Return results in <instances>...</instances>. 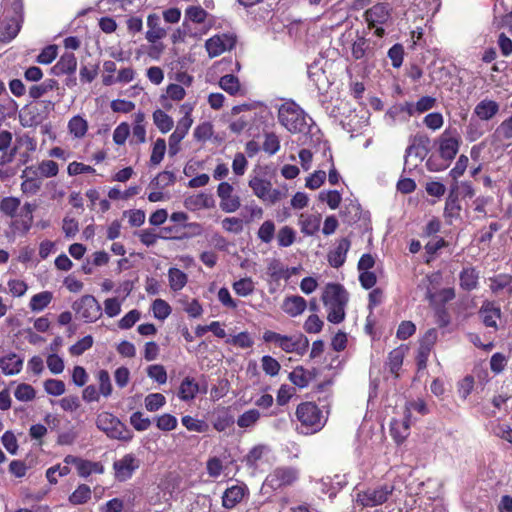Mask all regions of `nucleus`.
Here are the masks:
<instances>
[{"label":"nucleus","instance_id":"obj_8","mask_svg":"<svg viewBox=\"0 0 512 512\" xmlns=\"http://www.w3.org/2000/svg\"><path fill=\"white\" fill-rule=\"evenodd\" d=\"M298 478V471L292 467H278L267 477V483L278 489L293 484Z\"/></svg>","mask_w":512,"mask_h":512},{"label":"nucleus","instance_id":"obj_48","mask_svg":"<svg viewBox=\"0 0 512 512\" xmlns=\"http://www.w3.org/2000/svg\"><path fill=\"white\" fill-rule=\"evenodd\" d=\"M260 418V413L257 409H250L239 416L237 425L241 428H248L253 426Z\"/></svg>","mask_w":512,"mask_h":512},{"label":"nucleus","instance_id":"obj_23","mask_svg":"<svg viewBox=\"0 0 512 512\" xmlns=\"http://www.w3.org/2000/svg\"><path fill=\"white\" fill-rule=\"evenodd\" d=\"M244 489L240 486H232L225 490L222 497V505L227 509L234 508L243 498Z\"/></svg>","mask_w":512,"mask_h":512},{"label":"nucleus","instance_id":"obj_53","mask_svg":"<svg viewBox=\"0 0 512 512\" xmlns=\"http://www.w3.org/2000/svg\"><path fill=\"white\" fill-rule=\"evenodd\" d=\"M182 424L189 430L195 432H206L208 430V424L202 420L194 419L191 416H184L182 418Z\"/></svg>","mask_w":512,"mask_h":512},{"label":"nucleus","instance_id":"obj_5","mask_svg":"<svg viewBox=\"0 0 512 512\" xmlns=\"http://www.w3.org/2000/svg\"><path fill=\"white\" fill-rule=\"evenodd\" d=\"M297 419L306 427L318 430L322 425V412L316 404L304 402L298 405L296 410Z\"/></svg>","mask_w":512,"mask_h":512},{"label":"nucleus","instance_id":"obj_2","mask_svg":"<svg viewBox=\"0 0 512 512\" xmlns=\"http://www.w3.org/2000/svg\"><path fill=\"white\" fill-rule=\"evenodd\" d=\"M96 426L111 439L128 442L133 438L131 430L117 417L108 412H103L97 416Z\"/></svg>","mask_w":512,"mask_h":512},{"label":"nucleus","instance_id":"obj_9","mask_svg":"<svg viewBox=\"0 0 512 512\" xmlns=\"http://www.w3.org/2000/svg\"><path fill=\"white\" fill-rule=\"evenodd\" d=\"M140 466V461L133 454H126L113 463L115 477L118 481H126Z\"/></svg>","mask_w":512,"mask_h":512},{"label":"nucleus","instance_id":"obj_63","mask_svg":"<svg viewBox=\"0 0 512 512\" xmlns=\"http://www.w3.org/2000/svg\"><path fill=\"white\" fill-rule=\"evenodd\" d=\"M404 48L401 44L393 45L388 51V57L391 59L392 66L398 68L402 65Z\"/></svg>","mask_w":512,"mask_h":512},{"label":"nucleus","instance_id":"obj_18","mask_svg":"<svg viewBox=\"0 0 512 512\" xmlns=\"http://www.w3.org/2000/svg\"><path fill=\"white\" fill-rule=\"evenodd\" d=\"M459 185L455 182L450 189L449 195L446 199L444 213L447 217H458L461 211V206L459 203V193H458Z\"/></svg>","mask_w":512,"mask_h":512},{"label":"nucleus","instance_id":"obj_62","mask_svg":"<svg viewBox=\"0 0 512 512\" xmlns=\"http://www.w3.org/2000/svg\"><path fill=\"white\" fill-rule=\"evenodd\" d=\"M130 423L137 431H145L150 425L151 421L149 418H144L143 414L139 411L134 412L130 416Z\"/></svg>","mask_w":512,"mask_h":512},{"label":"nucleus","instance_id":"obj_27","mask_svg":"<svg viewBox=\"0 0 512 512\" xmlns=\"http://www.w3.org/2000/svg\"><path fill=\"white\" fill-rule=\"evenodd\" d=\"M214 204L212 196L200 193L195 196H190L185 200V206L191 210H198L202 208H210Z\"/></svg>","mask_w":512,"mask_h":512},{"label":"nucleus","instance_id":"obj_55","mask_svg":"<svg viewBox=\"0 0 512 512\" xmlns=\"http://www.w3.org/2000/svg\"><path fill=\"white\" fill-rule=\"evenodd\" d=\"M93 345V337L87 335L83 337L81 340L72 345L69 349L70 353L73 356L82 355L86 350L90 349Z\"/></svg>","mask_w":512,"mask_h":512},{"label":"nucleus","instance_id":"obj_13","mask_svg":"<svg viewBox=\"0 0 512 512\" xmlns=\"http://www.w3.org/2000/svg\"><path fill=\"white\" fill-rule=\"evenodd\" d=\"M390 17V7L387 3H377L365 12V19L369 26L376 27L384 24Z\"/></svg>","mask_w":512,"mask_h":512},{"label":"nucleus","instance_id":"obj_43","mask_svg":"<svg viewBox=\"0 0 512 512\" xmlns=\"http://www.w3.org/2000/svg\"><path fill=\"white\" fill-rule=\"evenodd\" d=\"M68 128L71 134L76 138L83 137L87 132V122L80 116H74L68 124Z\"/></svg>","mask_w":512,"mask_h":512},{"label":"nucleus","instance_id":"obj_37","mask_svg":"<svg viewBox=\"0 0 512 512\" xmlns=\"http://www.w3.org/2000/svg\"><path fill=\"white\" fill-rule=\"evenodd\" d=\"M219 85L230 95H236L240 91L239 79L232 74L222 76L220 78Z\"/></svg>","mask_w":512,"mask_h":512},{"label":"nucleus","instance_id":"obj_3","mask_svg":"<svg viewBox=\"0 0 512 512\" xmlns=\"http://www.w3.org/2000/svg\"><path fill=\"white\" fill-rule=\"evenodd\" d=\"M72 309L86 323L95 322L102 315L101 305L94 296L88 294L74 301Z\"/></svg>","mask_w":512,"mask_h":512},{"label":"nucleus","instance_id":"obj_20","mask_svg":"<svg viewBox=\"0 0 512 512\" xmlns=\"http://www.w3.org/2000/svg\"><path fill=\"white\" fill-rule=\"evenodd\" d=\"M373 55V50L370 43L363 37H359L352 44V57L355 60H368Z\"/></svg>","mask_w":512,"mask_h":512},{"label":"nucleus","instance_id":"obj_54","mask_svg":"<svg viewBox=\"0 0 512 512\" xmlns=\"http://www.w3.org/2000/svg\"><path fill=\"white\" fill-rule=\"evenodd\" d=\"M152 310H153L154 317H156L157 319H160V320H164L171 313V308H170L169 304L162 299H156L153 302Z\"/></svg>","mask_w":512,"mask_h":512},{"label":"nucleus","instance_id":"obj_60","mask_svg":"<svg viewBox=\"0 0 512 512\" xmlns=\"http://www.w3.org/2000/svg\"><path fill=\"white\" fill-rule=\"evenodd\" d=\"M261 361H262L263 371L267 375L275 376L279 373L281 366L276 359H274L271 356L266 355V356L262 357Z\"/></svg>","mask_w":512,"mask_h":512},{"label":"nucleus","instance_id":"obj_21","mask_svg":"<svg viewBox=\"0 0 512 512\" xmlns=\"http://www.w3.org/2000/svg\"><path fill=\"white\" fill-rule=\"evenodd\" d=\"M159 24V16L155 14L148 16L147 25L149 30L146 33V39L151 43H155L157 40L163 38L166 35V31L161 28Z\"/></svg>","mask_w":512,"mask_h":512},{"label":"nucleus","instance_id":"obj_28","mask_svg":"<svg viewBox=\"0 0 512 512\" xmlns=\"http://www.w3.org/2000/svg\"><path fill=\"white\" fill-rule=\"evenodd\" d=\"M199 392V385L194 378L186 377L179 388V397L184 401L194 399Z\"/></svg>","mask_w":512,"mask_h":512},{"label":"nucleus","instance_id":"obj_11","mask_svg":"<svg viewBox=\"0 0 512 512\" xmlns=\"http://www.w3.org/2000/svg\"><path fill=\"white\" fill-rule=\"evenodd\" d=\"M478 315L486 327L497 329V319L501 318V309L495 302L490 300L483 301Z\"/></svg>","mask_w":512,"mask_h":512},{"label":"nucleus","instance_id":"obj_61","mask_svg":"<svg viewBox=\"0 0 512 512\" xmlns=\"http://www.w3.org/2000/svg\"><path fill=\"white\" fill-rule=\"evenodd\" d=\"M38 170L43 177H54L58 174V164L53 160H44L39 166Z\"/></svg>","mask_w":512,"mask_h":512},{"label":"nucleus","instance_id":"obj_31","mask_svg":"<svg viewBox=\"0 0 512 512\" xmlns=\"http://www.w3.org/2000/svg\"><path fill=\"white\" fill-rule=\"evenodd\" d=\"M267 274L273 281H279L282 278L288 279L290 277L288 268H286L278 259L270 260L267 267Z\"/></svg>","mask_w":512,"mask_h":512},{"label":"nucleus","instance_id":"obj_14","mask_svg":"<svg viewBox=\"0 0 512 512\" xmlns=\"http://www.w3.org/2000/svg\"><path fill=\"white\" fill-rule=\"evenodd\" d=\"M278 346L287 353L303 354L309 346V341L304 335L297 337L283 335Z\"/></svg>","mask_w":512,"mask_h":512},{"label":"nucleus","instance_id":"obj_30","mask_svg":"<svg viewBox=\"0 0 512 512\" xmlns=\"http://www.w3.org/2000/svg\"><path fill=\"white\" fill-rule=\"evenodd\" d=\"M54 89H58V82L52 78L46 79L41 84L32 85L29 88V96L32 99H39L40 97Z\"/></svg>","mask_w":512,"mask_h":512},{"label":"nucleus","instance_id":"obj_59","mask_svg":"<svg viewBox=\"0 0 512 512\" xmlns=\"http://www.w3.org/2000/svg\"><path fill=\"white\" fill-rule=\"evenodd\" d=\"M262 148L269 155L275 154L280 148L279 138L274 133H266Z\"/></svg>","mask_w":512,"mask_h":512},{"label":"nucleus","instance_id":"obj_52","mask_svg":"<svg viewBox=\"0 0 512 512\" xmlns=\"http://www.w3.org/2000/svg\"><path fill=\"white\" fill-rule=\"evenodd\" d=\"M277 240L279 246L288 247L295 241V231L289 226H284L278 231Z\"/></svg>","mask_w":512,"mask_h":512},{"label":"nucleus","instance_id":"obj_6","mask_svg":"<svg viewBox=\"0 0 512 512\" xmlns=\"http://www.w3.org/2000/svg\"><path fill=\"white\" fill-rule=\"evenodd\" d=\"M430 151V138L423 133H417L410 137V144L405 152V165L409 164V158L415 157L417 162H422Z\"/></svg>","mask_w":512,"mask_h":512},{"label":"nucleus","instance_id":"obj_25","mask_svg":"<svg viewBox=\"0 0 512 512\" xmlns=\"http://www.w3.org/2000/svg\"><path fill=\"white\" fill-rule=\"evenodd\" d=\"M234 424V417L227 408L219 409L213 416V427L222 432Z\"/></svg>","mask_w":512,"mask_h":512},{"label":"nucleus","instance_id":"obj_1","mask_svg":"<svg viewBox=\"0 0 512 512\" xmlns=\"http://www.w3.org/2000/svg\"><path fill=\"white\" fill-rule=\"evenodd\" d=\"M278 119L292 133L302 132L307 127L304 111L293 101L285 102L280 106Z\"/></svg>","mask_w":512,"mask_h":512},{"label":"nucleus","instance_id":"obj_17","mask_svg":"<svg viewBox=\"0 0 512 512\" xmlns=\"http://www.w3.org/2000/svg\"><path fill=\"white\" fill-rule=\"evenodd\" d=\"M306 307V300L298 295L286 297L282 304V310L292 317L302 314Z\"/></svg>","mask_w":512,"mask_h":512},{"label":"nucleus","instance_id":"obj_40","mask_svg":"<svg viewBox=\"0 0 512 512\" xmlns=\"http://www.w3.org/2000/svg\"><path fill=\"white\" fill-rule=\"evenodd\" d=\"M53 296L49 291L35 294L30 300V308L32 311H41L49 305Z\"/></svg>","mask_w":512,"mask_h":512},{"label":"nucleus","instance_id":"obj_46","mask_svg":"<svg viewBox=\"0 0 512 512\" xmlns=\"http://www.w3.org/2000/svg\"><path fill=\"white\" fill-rule=\"evenodd\" d=\"M99 381V393L104 397H109L112 393L113 387L108 371L100 370L97 374Z\"/></svg>","mask_w":512,"mask_h":512},{"label":"nucleus","instance_id":"obj_56","mask_svg":"<svg viewBox=\"0 0 512 512\" xmlns=\"http://www.w3.org/2000/svg\"><path fill=\"white\" fill-rule=\"evenodd\" d=\"M165 150V140L161 138L157 139L156 142L154 143L152 154L150 157V162L152 165H158L162 161L165 154Z\"/></svg>","mask_w":512,"mask_h":512},{"label":"nucleus","instance_id":"obj_4","mask_svg":"<svg viewBox=\"0 0 512 512\" xmlns=\"http://www.w3.org/2000/svg\"><path fill=\"white\" fill-rule=\"evenodd\" d=\"M185 115L179 120L176 129L169 137V153L175 155L179 151V144L190 129L193 119L190 116L192 107L188 104L182 105Z\"/></svg>","mask_w":512,"mask_h":512},{"label":"nucleus","instance_id":"obj_24","mask_svg":"<svg viewBox=\"0 0 512 512\" xmlns=\"http://www.w3.org/2000/svg\"><path fill=\"white\" fill-rule=\"evenodd\" d=\"M2 25L3 27L0 30V42L12 40L20 30V22L16 17L3 21Z\"/></svg>","mask_w":512,"mask_h":512},{"label":"nucleus","instance_id":"obj_19","mask_svg":"<svg viewBox=\"0 0 512 512\" xmlns=\"http://www.w3.org/2000/svg\"><path fill=\"white\" fill-rule=\"evenodd\" d=\"M23 366V360L15 353L0 358V369L6 375L18 374Z\"/></svg>","mask_w":512,"mask_h":512},{"label":"nucleus","instance_id":"obj_58","mask_svg":"<svg viewBox=\"0 0 512 512\" xmlns=\"http://www.w3.org/2000/svg\"><path fill=\"white\" fill-rule=\"evenodd\" d=\"M156 426L162 431H171L177 426V419L171 414H163L156 418Z\"/></svg>","mask_w":512,"mask_h":512},{"label":"nucleus","instance_id":"obj_32","mask_svg":"<svg viewBox=\"0 0 512 512\" xmlns=\"http://www.w3.org/2000/svg\"><path fill=\"white\" fill-rule=\"evenodd\" d=\"M499 110V106L494 101H481L475 107V114L482 120L491 119Z\"/></svg>","mask_w":512,"mask_h":512},{"label":"nucleus","instance_id":"obj_39","mask_svg":"<svg viewBox=\"0 0 512 512\" xmlns=\"http://www.w3.org/2000/svg\"><path fill=\"white\" fill-rule=\"evenodd\" d=\"M187 282V275L178 268L169 269V283L174 291L182 289Z\"/></svg>","mask_w":512,"mask_h":512},{"label":"nucleus","instance_id":"obj_51","mask_svg":"<svg viewBox=\"0 0 512 512\" xmlns=\"http://www.w3.org/2000/svg\"><path fill=\"white\" fill-rule=\"evenodd\" d=\"M512 283V275L500 274L490 278V289L493 293H498L500 290L508 287Z\"/></svg>","mask_w":512,"mask_h":512},{"label":"nucleus","instance_id":"obj_42","mask_svg":"<svg viewBox=\"0 0 512 512\" xmlns=\"http://www.w3.org/2000/svg\"><path fill=\"white\" fill-rule=\"evenodd\" d=\"M91 497L90 487L86 484H81L77 489L70 495L69 501L74 505L84 504Z\"/></svg>","mask_w":512,"mask_h":512},{"label":"nucleus","instance_id":"obj_33","mask_svg":"<svg viewBox=\"0 0 512 512\" xmlns=\"http://www.w3.org/2000/svg\"><path fill=\"white\" fill-rule=\"evenodd\" d=\"M478 274L473 268H465L460 273V286L467 291H471L477 287Z\"/></svg>","mask_w":512,"mask_h":512},{"label":"nucleus","instance_id":"obj_64","mask_svg":"<svg viewBox=\"0 0 512 512\" xmlns=\"http://www.w3.org/2000/svg\"><path fill=\"white\" fill-rule=\"evenodd\" d=\"M275 225L272 221H265L258 230V237L265 243H269L274 236Z\"/></svg>","mask_w":512,"mask_h":512},{"label":"nucleus","instance_id":"obj_16","mask_svg":"<svg viewBox=\"0 0 512 512\" xmlns=\"http://www.w3.org/2000/svg\"><path fill=\"white\" fill-rule=\"evenodd\" d=\"M350 244L348 238H342L336 248L328 253V262L332 267L339 268L344 264Z\"/></svg>","mask_w":512,"mask_h":512},{"label":"nucleus","instance_id":"obj_15","mask_svg":"<svg viewBox=\"0 0 512 512\" xmlns=\"http://www.w3.org/2000/svg\"><path fill=\"white\" fill-rule=\"evenodd\" d=\"M77 68V59L72 52H65L57 63L51 68V73L60 76L73 74Z\"/></svg>","mask_w":512,"mask_h":512},{"label":"nucleus","instance_id":"obj_29","mask_svg":"<svg viewBox=\"0 0 512 512\" xmlns=\"http://www.w3.org/2000/svg\"><path fill=\"white\" fill-rule=\"evenodd\" d=\"M271 186L272 183L269 180L259 177H253L249 181V187L253 190L254 194L263 201H266Z\"/></svg>","mask_w":512,"mask_h":512},{"label":"nucleus","instance_id":"obj_45","mask_svg":"<svg viewBox=\"0 0 512 512\" xmlns=\"http://www.w3.org/2000/svg\"><path fill=\"white\" fill-rule=\"evenodd\" d=\"M205 47L210 58L217 57L225 52V44H223L218 35L208 39L205 43Z\"/></svg>","mask_w":512,"mask_h":512},{"label":"nucleus","instance_id":"obj_35","mask_svg":"<svg viewBox=\"0 0 512 512\" xmlns=\"http://www.w3.org/2000/svg\"><path fill=\"white\" fill-rule=\"evenodd\" d=\"M153 121L162 133H167L173 127V119L161 109H157L153 113Z\"/></svg>","mask_w":512,"mask_h":512},{"label":"nucleus","instance_id":"obj_57","mask_svg":"<svg viewBox=\"0 0 512 512\" xmlns=\"http://www.w3.org/2000/svg\"><path fill=\"white\" fill-rule=\"evenodd\" d=\"M45 391L53 396H60L65 392V384L62 380L47 379L44 382Z\"/></svg>","mask_w":512,"mask_h":512},{"label":"nucleus","instance_id":"obj_38","mask_svg":"<svg viewBox=\"0 0 512 512\" xmlns=\"http://www.w3.org/2000/svg\"><path fill=\"white\" fill-rule=\"evenodd\" d=\"M20 200L16 197H5L0 201V211L8 217H15L20 207Z\"/></svg>","mask_w":512,"mask_h":512},{"label":"nucleus","instance_id":"obj_34","mask_svg":"<svg viewBox=\"0 0 512 512\" xmlns=\"http://www.w3.org/2000/svg\"><path fill=\"white\" fill-rule=\"evenodd\" d=\"M409 428H410V420L408 417H405V419L402 422H393L391 425V434L393 438L398 443H402L409 434Z\"/></svg>","mask_w":512,"mask_h":512},{"label":"nucleus","instance_id":"obj_7","mask_svg":"<svg viewBox=\"0 0 512 512\" xmlns=\"http://www.w3.org/2000/svg\"><path fill=\"white\" fill-rule=\"evenodd\" d=\"M392 491L393 487L388 485L376 489H368L362 493H358L357 502L366 507L381 505L387 501Z\"/></svg>","mask_w":512,"mask_h":512},{"label":"nucleus","instance_id":"obj_50","mask_svg":"<svg viewBox=\"0 0 512 512\" xmlns=\"http://www.w3.org/2000/svg\"><path fill=\"white\" fill-rule=\"evenodd\" d=\"M233 289L239 296H248L254 291V283L251 278L240 279L233 284Z\"/></svg>","mask_w":512,"mask_h":512},{"label":"nucleus","instance_id":"obj_41","mask_svg":"<svg viewBox=\"0 0 512 512\" xmlns=\"http://www.w3.org/2000/svg\"><path fill=\"white\" fill-rule=\"evenodd\" d=\"M310 372H306V370L303 367H296L290 374L289 379L290 381L300 387L304 388L308 385L310 381Z\"/></svg>","mask_w":512,"mask_h":512},{"label":"nucleus","instance_id":"obj_12","mask_svg":"<svg viewBox=\"0 0 512 512\" xmlns=\"http://www.w3.org/2000/svg\"><path fill=\"white\" fill-rule=\"evenodd\" d=\"M432 283L431 277L427 276L422 280L421 285L427 288L426 298L429 300L430 304L433 306H441L444 307V304L451 301L455 297V292L452 288L442 289L438 293H433L429 285Z\"/></svg>","mask_w":512,"mask_h":512},{"label":"nucleus","instance_id":"obj_49","mask_svg":"<svg viewBox=\"0 0 512 512\" xmlns=\"http://www.w3.org/2000/svg\"><path fill=\"white\" fill-rule=\"evenodd\" d=\"M166 402V398L161 393H151L145 398V407L148 411L154 412L160 409Z\"/></svg>","mask_w":512,"mask_h":512},{"label":"nucleus","instance_id":"obj_47","mask_svg":"<svg viewBox=\"0 0 512 512\" xmlns=\"http://www.w3.org/2000/svg\"><path fill=\"white\" fill-rule=\"evenodd\" d=\"M14 396L19 401L28 402L35 398L36 392L31 385L22 383L17 386Z\"/></svg>","mask_w":512,"mask_h":512},{"label":"nucleus","instance_id":"obj_10","mask_svg":"<svg viewBox=\"0 0 512 512\" xmlns=\"http://www.w3.org/2000/svg\"><path fill=\"white\" fill-rule=\"evenodd\" d=\"M322 301L326 307L347 305L348 293L342 285L329 283L323 291Z\"/></svg>","mask_w":512,"mask_h":512},{"label":"nucleus","instance_id":"obj_36","mask_svg":"<svg viewBox=\"0 0 512 512\" xmlns=\"http://www.w3.org/2000/svg\"><path fill=\"white\" fill-rule=\"evenodd\" d=\"M403 359H404V350L401 347L396 348L389 353V357H388L389 369H390V372L392 374H394L396 377L398 376V371L403 364Z\"/></svg>","mask_w":512,"mask_h":512},{"label":"nucleus","instance_id":"obj_44","mask_svg":"<svg viewBox=\"0 0 512 512\" xmlns=\"http://www.w3.org/2000/svg\"><path fill=\"white\" fill-rule=\"evenodd\" d=\"M104 467L99 462H92L88 460H82L79 462L78 473L82 477H87L91 473H103Z\"/></svg>","mask_w":512,"mask_h":512},{"label":"nucleus","instance_id":"obj_22","mask_svg":"<svg viewBox=\"0 0 512 512\" xmlns=\"http://www.w3.org/2000/svg\"><path fill=\"white\" fill-rule=\"evenodd\" d=\"M458 148H459V142L457 139H455L453 137H449V138H446L444 136L441 137L439 151H440L441 157L444 160H448V161L452 160L456 156V154L458 152Z\"/></svg>","mask_w":512,"mask_h":512},{"label":"nucleus","instance_id":"obj_26","mask_svg":"<svg viewBox=\"0 0 512 512\" xmlns=\"http://www.w3.org/2000/svg\"><path fill=\"white\" fill-rule=\"evenodd\" d=\"M299 223L301 225V232L306 235L315 234L319 228L321 223L320 215H304L301 214L299 218Z\"/></svg>","mask_w":512,"mask_h":512}]
</instances>
